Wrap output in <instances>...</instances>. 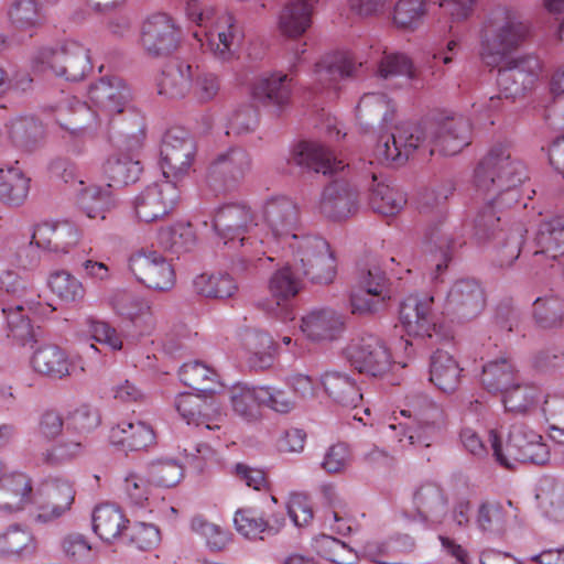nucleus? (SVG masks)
I'll return each instance as SVG.
<instances>
[{"label": "nucleus", "mask_w": 564, "mask_h": 564, "mask_svg": "<svg viewBox=\"0 0 564 564\" xmlns=\"http://www.w3.org/2000/svg\"><path fill=\"white\" fill-rule=\"evenodd\" d=\"M471 142V124L463 116L447 117L427 126H404L380 135L373 158L381 164L402 165L420 148L431 155H455Z\"/></svg>", "instance_id": "nucleus-1"}, {"label": "nucleus", "mask_w": 564, "mask_h": 564, "mask_svg": "<svg viewBox=\"0 0 564 564\" xmlns=\"http://www.w3.org/2000/svg\"><path fill=\"white\" fill-rule=\"evenodd\" d=\"M213 227L225 243L238 241L240 251L236 261L241 270H258L271 263L269 240L262 237L257 215L245 203H229L214 214Z\"/></svg>", "instance_id": "nucleus-2"}, {"label": "nucleus", "mask_w": 564, "mask_h": 564, "mask_svg": "<svg viewBox=\"0 0 564 564\" xmlns=\"http://www.w3.org/2000/svg\"><path fill=\"white\" fill-rule=\"evenodd\" d=\"M88 99L91 106L77 101L66 122L57 119L62 128L72 134H80L96 127L102 118L111 120L128 108L131 90L121 78L106 77L90 85Z\"/></svg>", "instance_id": "nucleus-3"}, {"label": "nucleus", "mask_w": 564, "mask_h": 564, "mask_svg": "<svg viewBox=\"0 0 564 564\" xmlns=\"http://www.w3.org/2000/svg\"><path fill=\"white\" fill-rule=\"evenodd\" d=\"M142 172L143 165L134 154L121 151L110 154L101 165L102 176L108 182L107 187L83 188L79 196L80 209L90 219L104 220L115 206L109 187L133 184L139 181Z\"/></svg>", "instance_id": "nucleus-4"}, {"label": "nucleus", "mask_w": 564, "mask_h": 564, "mask_svg": "<svg viewBox=\"0 0 564 564\" xmlns=\"http://www.w3.org/2000/svg\"><path fill=\"white\" fill-rule=\"evenodd\" d=\"M527 178L524 164L511 156L507 145H494L478 163L474 183L476 191L482 195L510 196L517 200L516 188Z\"/></svg>", "instance_id": "nucleus-5"}, {"label": "nucleus", "mask_w": 564, "mask_h": 564, "mask_svg": "<svg viewBox=\"0 0 564 564\" xmlns=\"http://www.w3.org/2000/svg\"><path fill=\"white\" fill-rule=\"evenodd\" d=\"M32 70L43 76L66 80L83 79L93 68L89 50L76 40H65L56 46L37 48L31 58Z\"/></svg>", "instance_id": "nucleus-6"}, {"label": "nucleus", "mask_w": 564, "mask_h": 564, "mask_svg": "<svg viewBox=\"0 0 564 564\" xmlns=\"http://www.w3.org/2000/svg\"><path fill=\"white\" fill-rule=\"evenodd\" d=\"M529 33V28L509 11L492 14L484 28L480 56L490 67L501 65L517 50Z\"/></svg>", "instance_id": "nucleus-7"}, {"label": "nucleus", "mask_w": 564, "mask_h": 564, "mask_svg": "<svg viewBox=\"0 0 564 564\" xmlns=\"http://www.w3.org/2000/svg\"><path fill=\"white\" fill-rule=\"evenodd\" d=\"M290 252V262L313 283L328 284L336 276V259L328 242L318 236L295 235L283 246Z\"/></svg>", "instance_id": "nucleus-8"}, {"label": "nucleus", "mask_w": 564, "mask_h": 564, "mask_svg": "<svg viewBox=\"0 0 564 564\" xmlns=\"http://www.w3.org/2000/svg\"><path fill=\"white\" fill-rule=\"evenodd\" d=\"M489 442L497 463L508 469H511L516 462L543 465L550 458L547 445L542 442V436L523 423L511 426L506 452L502 451L500 437L495 430L489 432Z\"/></svg>", "instance_id": "nucleus-9"}, {"label": "nucleus", "mask_w": 564, "mask_h": 564, "mask_svg": "<svg viewBox=\"0 0 564 564\" xmlns=\"http://www.w3.org/2000/svg\"><path fill=\"white\" fill-rule=\"evenodd\" d=\"M2 284L7 293L2 313L7 319L8 337L23 346L32 343L34 333L26 311H35L40 304L36 291L12 274H8L6 280H2Z\"/></svg>", "instance_id": "nucleus-10"}, {"label": "nucleus", "mask_w": 564, "mask_h": 564, "mask_svg": "<svg viewBox=\"0 0 564 564\" xmlns=\"http://www.w3.org/2000/svg\"><path fill=\"white\" fill-rule=\"evenodd\" d=\"M452 193L451 188L442 187L438 191L426 192L420 203V213L429 214L435 209L436 223H432L427 226L425 231V241L441 252V260L435 264V269L432 273V280H441V275L446 271L448 263L452 259L453 241L448 236L445 221V213L441 207L448 195Z\"/></svg>", "instance_id": "nucleus-11"}, {"label": "nucleus", "mask_w": 564, "mask_h": 564, "mask_svg": "<svg viewBox=\"0 0 564 564\" xmlns=\"http://www.w3.org/2000/svg\"><path fill=\"white\" fill-rule=\"evenodd\" d=\"M160 154L162 173L174 183L189 174L196 158V143L184 129L172 128L164 134Z\"/></svg>", "instance_id": "nucleus-12"}, {"label": "nucleus", "mask_w": 564, "mask_h": 564, "mask_svg": "<svg viewBox=\"0 0 564 564\" xmlns=\"http://www.w3.org/2000/svg\"><path fill=\"white\" fill-rule=\"evenodd\" d=\"M361 65L349 51L327 53L314 65L312 88L315 93H336L345 80L357 76Z\"/></svg>", "instance_id": "nucleus-13"}, {"label": "nucleus", "mask_w": 564, "mask_h": 564, "mask_svg": "<svg viewBox=\"0 0 564 564\" xmlns=\"http://www.w3.org/2000/svg\"><path fill=\"white\" fill-rule=\"evenodd\" d=\"M268 232L262 237L269 240V247L272 242L284 246L291 240L299 223V209L296 204L286 196H273L265 199L259 210Z\"/></svg>", "instance_id": "nucleus-14"}, {"label": "nucleus", "mask_w": 564, "mask_h": 564, "mask_svg": "<svg viewBox=\"0 0 564 564\" xmlns=\"http://www.w3.org/2000/svg\"><path fill=\"white\" fill-rule=\"evenodd\" d=\"M178 198V188L172 181L148 185L133 199L135 217L147 224L162 220L174 210Z\"/></svg>", "instance_id": "nucleus-15"}, {"label": "nucleus", "mask_w": 564, "mask_h": 564, "mask_svg": "<svg viewBox=\"0 0 564 564\" xmlns=\"http://www.w3.org/2000/svg\"><path fill=\"white\" fill-rule=\"evenodd\" d=\"M415 426L405 429L399 424L402 434L399 436V443L402 448L430 447L433 442L440 438L445 426V419L442 409L435 403L424 399L423 405L415 411Z\"/></svg>", "instance_id": "nucleus-16"}, {"label": "nucleus", "mask_w": 564, "mask_h": 564, "mask_svg": "<svg viewBox=\"0 0 564 564\" xmlns=\"http://www.w3.org/2000/svg\"><path fill=\"white\" fill-rule=\"evenodd\" d=\"M433 304L432 295H410L401 303L399 319L408 336L424 339L438 334Z\"/></svg>", "instance_id": "nucleus-17"}, {"label": "nucleus", "mask_w": 564, "mask_h": 564, "mask_svg": "<svg viewBox=\"0 0 564 564\" xmlns=\"http://www.w3.org/2000/svg\"><path fill=\"white\" fill-rule=\"evenodd\" d=\"M75 499V490L68 480L51 479L43 482L33 494L35 519L39 522H51L65 514Z\"/></svg>", "instance_id": "nucleus-18"}, {"label": "nucleus", "mask_w": 564, "mask_h": 564, "mask_svg": "<svg viewBox=\"0 0 564 564\" xmlns=\"http://www.w3.org/2000/svg\"><path fill=\"white\" fill-rule=\"evenodd\" d=\"M498 67L497 83L506 98L523 95L534 85L541 72L540 59L535 56L506 59Z\"/></svg>", "instance_id": "nucleus-19"}, {"label": "nucleus", "mask_w": 564, "mask_h": 564, "mask_svg": "<svg viewBox=\"0 0 564 564\" xmlns=\"http://www.w3.org/2000/svg\"><path fill=\"white\" fill-rule=\"evenodd\" d=\"M129 267L138 281L150 289L167 291L175 284L172 264L158 251L140 250L133 253Z\"/></svg>", "instance_id": "nucleus-20"}, {"label": "nucleus", "mask_w": 564, "mask_h": 564, "mask_svg": "<svg viewBox=\"0 0 564 564\" xmlns=\"http://www.w3.org/2000/svg\"><path fill=\"white\" fill-rule=\"evenodd\" d=\"M346 356L356 370L372 377L383 376L392 365L389 349L375 336L349 344Z\"/></svg>", "instance_id": "nucleus-21"}, {"label": "nucleus", "mask_w": 564, "mask_h": 564, "mask_svg": "<svg viewBox=\"0 0 564 564\" xmlns=\"http://www.w3.org/2000/svg\"><path fill=\"white\" fill-rule=\"evenodd\" d=\"M390 299L388 279L378 268L370 269L362 275L359 285L351 291V313L358 315L372 314L386 306Z\"/></svg>", "instance_id": "nucleus-22"}, {"label": "nucleus", "mask_w": 564, "mask_h": 564, "mask_svg": "<svg viewBox=\"0 0 564 564\" xmlns=\"http://www.w3.org/2000/svg\"><path fill=\"white\" fill-rule=\"evenodd\" d=\"M181 40V29L166 13H154L141 28V45L151 55L159 56L174 51Z\"/></svg>", "instance_id": "nucleus-23"}, {"label": "nucleus", "mask_w": 564, "mask_h": 564, "mask_svg": "<svg viewBox=\"0 0 564 564\" xmlns=\"http://www.w3.org/2000/svg\"><path fill=\"white\" fill-rule=\"evenodd\" d=\"M484 307L485 294L480 284L473 279H460L447 292L442 314L469 321L477 317Z\"/></svg>", "instance_id": "nucleus-24"}, {"label": "nucleus", "mask_w": 564, "mask_h": 564, "mask_svg": "<svg viewBox=\"0 0 564 564\" xmlns=\"http://www.w3.org/2000/svg\"><path fill=\"white\" fill-rule=\"evenodd\" d=\"M194 36L215 58L228 62L235 57L241 34L232 13H224L215 26L204 31L203 37L197 32Z\"/></svg>", "instance_id": "nucleus-25"}, {"label": "nucleus", "mask_w": 564, "mask_h": 564, "mask_svg": "<svg viewBox=\"0 0 564 564\" xmlns=\"http://www.w3.org/2000/svg\"><path fill=\"white\" fill-rule=\"evenodd\" d=\"M83 231L69 220H47L37 224L32 235L36 247L55 252L68 253L78 246Z\"/></svg>", "instance_id": "nucleus-26"}, {"label": "nucleus", "mask_w": 564, "mask_h": 564, "mask_svg": "<svg viewBox=\"0 0 564 564\" xmlns=\"http://www.w3.org/2000/svg\"><path fill=\"white\" fill-rule=\"evenodd\" d=\"M301 271H297L293 264L288 261L282 268L278 269L268 281L270 299L259 302V306L267 312L276 313L279 310L289 315L290 302L300 293L302 289Z\"/></svg>", "instance_id": "nucleus-27"}, {"label": "nucleus", "mask_w": 564, "mask_h": 564, "mask_svg": "<svg viewBox=\"0 0 564 564\" xmlns=\"http://www.w3.org/2000/svg\"><path fill=\"white\" fill-rule=\"evenodd\" d=\"M252 159L242 148H230L219 154L208 167V182L213 186L231 187L251 172Z\"/></svg>", "instance_id": "nucleus-28"}, {"label": "nucleus", "mask_w": 564, "mask_h": 564, "mask_svg": "<svg viewBox=\"0 0 564 564\" xmlns=\"http://www.w3.org/2000/svg\"><path fill=\"white\" fill-rule=\"evenodd\" d=\"M534 258L539 263L561 260L564 256V215L544 218L534 236Z\"/></svg>", "instance_id": "nucleus-29"}, {"label": "nucleus", "mask_w": 564, "mask_h": 564, "mask_svg": "<svg viewBox=\"0 0 564 564\" xmlns=\"http://www.w3.org/2000/svg\"><path fill=\"white\" fill-rule=\"evenodd\" d=\"M412 507L422 521L440 523L448 512V497L440 484L425 480L413 489Z\"/></svg>", "instance_id": "nucleus-30"}, {"label": "nucleus", "mask_w": 564, "mask_h": 564, "mask_svg": "<svg viewBox=\"0 0 564 564\" xmlns=\"http://www.w3.org/2000/svg\"><path fill=\"white\" fill-rule=\"evenodd\" d=\"M518 521V508L512 501L496 499L481 500L475 512V525L485 534L502 535L508 528Z\"/></svg>", "instance_id": "nucleus-31"}, {"label": "nucleus", "mask_w": 564, "mask_h": 564, "mask_svg": "<svg viewBox=\"0 0 564 564\" xmlns=\"http://www.w3.org/2000/svg\"><path fill=\"white\" fill-rule=\"evenodd\" d=\"M293 78L282 72H272L254 78L250 94L254 100L280 110L288 107L292 98Z\"/></svg>", "instance_id": "nucleus-32"}, {"label": "nucleus", "mask_w": 564, "mask_h": 564, "mask_svg": "<svg viewBox=\"0 0 564 564\" xmlns=\"http://www.w3.org/2000/svg\"><path fill=\"white\" fill-rule=\"evenodd\" d=\"M358 209V193L347 182L334 181L322 192L318 212L332 220H344Z\"/></svg>", "instance_id": "nucleus-33"}, {"label": "nucleus", "mask_w": 564, "mask_h": 564, "mask_svg": "<svg viewBox=\"0 0 564 564\" xmlns=\"http://www.w3.org/2000/svg\"><path fill=\"white\" fill-rule=\"evenodd\" d=\"M289 163L324 175L343 171L345 166H348L341 160H337L324 145L311 141H302L295 145Z\"/></svg>", "instance_id": "nucleus-34"}, {"label": "nucleus", "mask_w": 564, "mask_h": 564, "mask_svg": "<svg viewBox=\"0 0 564 564\" xmlns=\"http://www.w3.org/2000/svg\"><path fill=\"white\" fill-rule=\"evenodd\" d=\"M31 477L22 471L0 473V510L18 512L33 500Z\"/></svg>", "instance_id": "nucleus-35"}, {"label": "nucleus", "mask_w": 564, "mask_h": 564, "mask_svg": "<svg viewBox=\"0 0 564 564\" xmlns=\"http://www.w3.org/2000/svg\"><path fill=\"white\" fill-rule=\"evenodd\" d=\"M109 305L118 316L131 322L140 334H148L155 326L152 308L144 299L117 291L110 296Z\"/></svg>", "instance_id": "nucleus-36"}, {"label": "nucleus", "mask_w": 564, "mask_h": 564, "mask_svg": "<svg viewBox=\"0 0 564 564\" xmlns=\"http://www.w3.org/2000/svg\"><path fill=\"white\" fill-rule=\"evenodd\" d=\"M300 328L311 341H328L340 335L344 328V319L334 310L318 308L302 317Z\"/></svg>", "instance_id": "nucleus-37"}, {"label": "nucleus", "mask_w": 564, "mask_h": 564, "mask_svg": "<svg viewBox=\"0 0 564 564\" xmlns=\"http://www.w3.org/2000/svg\"><path fill=\"white\" fill-rule=\"evenodd\" d=\"M109 441L124 451H142L155 443V433L143 421L123 420L110 429Z\"/></svg>", "instance_id": "nucleus-38"}, {"label": "nucleus", "mask_w": 564, "mask_h": 564, "mask_svg": "<svg viewBox=\"0 0 564 564\" xmlns=\"http://www.w3.org/2000/svg\"><path fill=\"white\" fill-rule=\"evenodd\" d=\"M30 362L36 373L54 380L64 379L74 370V364L66 351L55 345L39 347Z\"/></svg>", "instance_id": "nucleus-39"}, {"label": "nucleus", "mask_w": 564, "mask_h": 564, "mask_svg": "<svg viewBox=\"0 0 564 564\" xmlns=\"http://www.w3.org/2000/svg\"><path fill=\"white\" fill-rule=\"evenodd\" d=\"M321 384L325 393L344 408L357 409L362 402L360 388L346 372L327 370L321 376Z\"/></svg>", "instance_id": "nucleus-40"}, {"label": "nucleus", "mask_w": 564, "mask_h": 564, "mask_svg": "<svg viewBox=\"0 0 564 564\" xmlns=\"http://www.w3.org/2000/svg\"><path fill=\"white\" fill-rule=\"evenodd\" d=\"M180 380L187 387L210 397L224 389L219 373L210 366L193 360L185 362L178 371Z\"/></svg>", "instance_id": "nucleus-41"}, {"label": "nucleus", "mask_w": 564, "mask_h": 564, "mask_svg": "<svg viewBox=\"0 0 564 564\" xmlns=\"http://www.w3.org/2000/svg\"><path fill=\"white\" fill-rule=\"evenodd\" d=\"M312 14L313 6L308 0L291 1L279 14V31L286 37L297 39L311 28Z\"/></svg>", "instance_id": "nucleus-42"}, {"label": "nucleus", "mask_w": 564, "mask_h": 564, "mask_svg": "<svg viewBox=\"0 0 564 564\" xmlns=\"http://www.w3.org/2000/svg\"><path fill=\"white\" fill-rule=\"evenodd\" d=\"M463 369L455 358L444 350H436L431 357L430 381L441 391L454 392L460 384Z\"/></svg>", "instance_id": "nucleus-43"}, {"label": "nucleus", "mask_w": 564, "mask_h": 564, "mask_svg": "<svg viewBox=\"0 0 564 564\" xmlns=\"http://www.w3.org/2000/svg\"><path fill=\"white\" fill-rule=\"evenodd\" d=\"M485 196L487 203L478 212L474 221L475 236L480 242L505 238L507 235L502 228V217L497 210V206L502 204L503 198L495 195Z\"/></svg>", "instance_id": "nucleus-44"}, {"label": "nucleus", "mask_w": 564, "mask_h": 564, "mask_svg": "<svg viewBox=\"0 0 564 564\" xmlns=\"http://www.w3.org/2000/svg\"><path fill=\"white\" fill-rule=\"evenodd\" d=\"M10 24L20 32L33 36L37 29L45 23V14L39 0H14L8 8Z\"/></svg>", "instance_id": "nucleus-45"}, {"label": "nucleus", "mask_w": 564, "mask_h": 564, "mask_svg": "<svg viewBox=\"0 0 564 564\" xmlns=\"http://www.w3.org/2000/svg\"><path fill=\"white\" fill-rule=\"evenodd\" d=\"M31 178L17 165L0 169V202L12 207L24 204Z\"/></svg>", "instance_id": "nucleus-46"}, {"label": "nucleus", "mask_w": 564, "mask_h": 564, "mask_svg": "<svg viewBox=\"0 0 564 564\" xmlns=\"http://www.w3.org/2000/svg\"><path fill=\"white\" fill-rule=\"evenodd\" d=\"M129 520L119 507L102 503L93 512L94 532L104 541L111 542L128 528Z\"/></svg>", "instance_id": "nucleus-47"}, {"label": "nucleus", "mask_w": 564, "mask_h": 564, "mask_svg": "<svg viewBox=\"0 0 564 564\" xmlns=\"http://www.w3.org/2000/svg\"><path fill=\"white\" fill-rule=\"evenodd\" d=\"M535 498L545 517L556 522L564 521V481L543 477L539 482Z\"/></svg>", "instance_id": "nucleus-48"}, {"label": "nucleus", "mask_w": 564, "mask_h": 564, "mask_svg": "<svg viewBox=\"0 0 564 564\" xmlns=\"http://www.w3.org/2000/svg\"><path fill=\"white\" fill-rule=\"evenodd\" d=\"M36 542L30 530L13 524L0 532V556L22 557L35 552Z\"/></svg>", "instance_id": "nucleus-49"}, {"label": "nucleus", "mask_w": 564, "mask_h": 564, "mask_svg": "<svg viewBox=\"0 0 564 564\" xmlns=\"http://www.w3.org/2000/svg\"><path fill=\"white\" fill-rule=\"evenodd\" d=\"M193 68L185 63L167 66L159 82V94L169 98H182L191 89Z\"/></svg>", "instance_id": "nucleus-50"}, {"label": "nucleus", "mask_w": 564, "mask_h": 564, "mask_svg": "<svg viewBox=\"0 0 564 564\" xmlns=\"http://www.w3.org/2000/svg\"><path fill=\"white\" fill-rule=\"evenodd\" d=\"M517 381V370L507 358L488 361L482 366L481 383L491 393H502Z\"/></svg>", "instance_id": "nucleus-51"}, {"label": "nucleus", "mask_w": 564, "mask_h": 564, "mask_svg": "<svg viewBox=\"0 0 564 564\" xmlns=\"http://www.w3.org/2000/svg\"><path fill=\"white\" fill-rule=\"evenodd\" d=\"M502 403L508 412L525 414L535 409L541 390L531 383H518L514 381L502 393Z\"/></svg>", "instance_id": "nucleus-52"}, {"label": "nucleus", "mask_w": 564, "mask_h": 564, "mask_svg": "<svg viewBox=\"0 0 564 564\" xmlns=\"http://www.w3.org/2000/svg\"><path fill=\"white\" fill-rule=\"evenodd\" d=\"M194 290L206 297L226 299L232 296L238 285L228 273H202L193 281Z\"/></svg>", "instance_id": "nucleus-53"}, {"label": "nucleus", "mask_w": 564, "mask_h": 564, "mask_svg": "<svg viewBox=\"0 0 564 564\" xmlns=\"http://www.w3.org/2000/svg\"><path fill=\"white\" fill-rule=\"evenodd\" d=\"M229 402L232 411L246 421H254L260 416L259 387L245 383L232 386Z\"/></svg>", "instance_id": "nucleus-54"}, {"label": "nucleus", "mask_w": 564, "mask_h": 564, "mask_svg": "<svg viewBox=\"0 0 564 564\" xmlns=\"http://www.w3.org/2000/svg\"><path fill=\"white\" fill-rule=\"evenodd\" d=\"M427 0H398L393 8V25L403 31H415L427 14Z\"/></svg>", "instance_id": "nucleus-55"}, {"label": "nucleus", "mask_w": 564, "mask_h": 564, "mask_svg": "<svg viewBox=\"0 0 564 564\" xmlns=\"http://www.w3.org/2000/svg\"><path fill=\"white\" fill-rule=\"evenodd\" d=\"M249 350L248 364L256 370L270 368L274 361V343L272 337L261 330L249 332L246 336Z\"/></svg>", "instance_id": "nucleus-56"}, {"label": "nucleus", "mask_w": 564, "mask_h": 564, "mask_svg": "<svg viewBox=\"0 0 564 564\" xmlns=\"http://www.w3.org/2000/svg\"><path fill=\"white\" fill-rule=\"evenodd\" d=\"M415 541L409 534H397L386 541H368L362 549L364 555L372 562H379L382 556H399L411 553Z\"/></svg>", "instance_id": "nucleus-57"}, {"label": "nucleus", "mask_w": 564, "mask_h": 564, "mask_svg": "<svg viewBox=\"0 0 564 564\" xmlns=\"http://www.w3.org/2000/svg\"><path fill=\"white\" fill-rule=\"evenodd\" d=\"M533 317L542 328H556L564 323V299L547 294L533 302Z\"/></svg>", "instance_id": "nucleus-58"}, {"label": "nucleus", "mask_w": 564, "mask_h": 564, "mask_svg": "<svg viewBox=\"0 0 564 564\" xmlns=\"http://www.w3.org/2000/svg\"><path fill=\"white\" fill-rule=\"evenodd\" d=\"M48 288L65 303L82 302L86 295V289L82 281L65 270L53 272L50 275Z\"/></svg>", "instance_id": "nucleus-59"}, {"label": "nucleus", "mask_w": 564, "mask_h": 564, "mask_svg": "<svg viewBox=\"0 0 564 564\" xmlns=\"http://www.w3.org/2000/svg\"><path fill=\"white\" fill-rule=\"evenodd\" d=\"M369 200L372 209L384 216L397 215L406 204L403 192L383 183H378L371 188Z\"/></svg>", "instance_id": "nucleus-60"}, {"label": "nucleus", "mask_w": 564, "mask_h": 564, "mask_svg": "<svg viewBox=\"0 0 564 564\" xmlns=\"http://www.w3.org/2000/svg\"><path fill=\"white\" fill-rule=\"evenodd\" d=\"M118 489L127 503L143 507L151 495L152 482L140 474L129 470L124 473Z\"/></svg>", "instance_id": "nucleus-61"}, {"label": "nucleus", "mask_w": 564, "mask_h": 564, "mask_svg": "<svg viewBox=\"0 0 564 564\" xmlns=\"http://www.w3.org/2000/svg\"><path fill=\"white\" fill-rule=\"evenodd\" d=\"M378 75L386 80L404 78L410 82L417 78V70L405 54L384 53L378 66Z\"/></svg>", "instance_id": "nucleus-62"}, {"label": "nucleus", "mask_w": 564, "mask_h": 564, "mask_svg": "<svg viewBox=\"0 0 564 564\" xmlns=\"http://www.w3.org/2000/svg\"><path fill=\"white\" fill-rule=\"evenodd\" d=\"M356 110L360 119L382 118L383 121H390L394 104L383 93H367L360 98Z\"/></svg>", "instance_id": "nucleus-63"}, {"label": "nucleus", "mask_w": 564, "mask_h": 564, "mask_svg": "<svg viewBox=\"0 0 564 564\" xmlns=\"http://www.w3.org/2000/svg\"><path fill=\"white\" fill-rule=\"evenodd\" d=\"M542 412L550 424V437L564 444V397L547 394L542 404Z\"/></svg>", "instance_id": "nucleus-64"}]
</instances>
